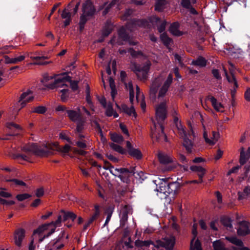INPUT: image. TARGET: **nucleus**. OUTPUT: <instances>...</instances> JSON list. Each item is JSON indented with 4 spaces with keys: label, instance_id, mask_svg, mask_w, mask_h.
<instances>
[{
    "label": "nucleus",
    "instance_id": "obj_41",
    "mask_svg": "<svg viewBox=\"0 0 250 250\" xmlns=\"http://www.w3.org/2000/svg\"><path fill=\"white\" fill-rule=\"evenodd\" d=\"M214 250H229L225 247L224 244L220 240H218L213 243Z\"/></svg>",
    "mask_w": 250,
    "mask_h": 250
},
{
    "label": "nucleus",
    "instance_id": "obj_23",
    "mask_svg": "<svg viewBox=\"0 0 250 250\" xmlns=\"http://www.w3.org/2000/svg\"><path fill=\"white\" fill-rule=\"evenodd\" d=\"M161 245L168 250H171L175 244V238L170 236L164 238L161 242Z\"/></svg>",
    "mask_w": 250,
    "mask_h": 250
},
{
    "label": "nucleus",
    "instance_id": "obj_37",
    "mask_svg": "<svg viewBox=\"0 0 250 250\" xmlns=\"http://www.w3.org/2000/svg\"><path fill=\"white\" fill-rule=\"evenodd\" d=\"M54 75H49L48 74H45L43 75V79L42 80V82L43 84L47 87V85L49 83H53L54 80Z\"/></svg>",
    "mask_w": 250,
    "mask_h": 250
},
{
    "label": "nucleus",
    "instance_id": "obj_45",
    "mask_svg": "<svg viewBox=\"0 0 250 250\" xmlns=\"http://www.w3.org/2000/svg\"><path fill=\"white\" fill-rule=\"evenodd\" d=\"M113 26L110 23H107L104 26L103 31V35L104 37H106L109 35L113 30Z\"/></svg>",
    "mask_w": 250,
    "mask_h": 250
},
{
    "label": "nucleus",
    "instance_id": "obj_6",
    "mask_svg": "<svg viewBox=\"0 0 250 250\" xmlns=\"http://www.w3.org/2000/svg\"><path fill=\"white\" fill-rule=\"evenodd\" d=\"M157 156L159 161L161 164L164 165L171 164V165L162 169L164 172L171 171L176 168L178 165V163H177L176 159L170 154L162 152H159L158 153Z\"/></svg>",
    "mask_w": 250,
    "mask_h": 250
},
{
    "label": "nucleus",
    "instance_id": "obj_15",
    "mask_svg": "<svg viewBox=\"0 0 250 250\" xmlns=\"http://www.w3.org/2000/svg\"><path fill=\"white\" fill-rule=\"evenodd\" d=\"M164 77L160 75L157 77L153 82L150 88V95L151 97H155L158 88L164 80Z\"/></svg>",
    "mask_w": 250,
    "mask_h": 250
},
{
    "label": "nucleus",
    "instance_id": "obj_30",
    "mask_svg": "<svg viewBox=\"0 0 250 250\" xmlns=\"http://www.w3.org/2000/svg\"><path fill=\"white\" fill-rule=\"evenodd\" d=\"M190 169L197 173L200 179V183H202L203 182L202 178L206 173V169L202 167L197 166H192L190 167Z\"/></svg>",
    "mask_w": 250,
    "mask_h": 250
},
{
    "label": "nucleus",
    "instance_id": "obj_34",
    "mask_svg": "<svg viewBox=\"0 0 250 250\" xmlns=\"http://www.w3.org/2000/svg\"><path fill=\"white\" fill-rule=\"evenodd\" d=\"M209 100L212 105L216 111L220 112L223 111V105L220 103L217 102V100L214 97L211 96L209 98Z\"/></svg>",
    "mask_w": 250,
    "mask_h": 250
},
{
    "label": "nucleus",
    "instance_id": "obj_2",
    "mask_svg": "<svg viewBox=\"0 0 250 250\" xmlns=\"http://www.w3.org/2000/svg\"><path fill=\"white\" fill-rule=\"evenodd\" d=\"M76 217L77 215L72 212H65L62 210L56 221H52L49 224H45L39 227L37 229L34 230V234H40L45 230H47L48 232L44 235V237H48L54 232L57 227L61 226L62 221H65L68 219H71L73 221Z\"/></svg>",
    "mask_w": 250,
    "mask_h": 250
},
{
    "label": "nucleus",
    "instance_id": "obj_18",
    "mask_svg": "<svg viewBox=\"0 0 250 250\" xmlns=\"http://www.w3.org/2000/svg\"><path fill=\"white\" fill-rule=\"evenodd\" d=\"M239 163L241 165L245 164L250 158V147L246 149L243 147L240 149Z\"/></svg>",
    "mask_w": 250,
    "mask_h": 250
},
{
    "label": "nucleus",
    "instance_id": "obj_48",
    "mask_svg": "<svg viewBox=\"0 0 250 250\" xmlns=\"http://www.w3.org/2000/svg\"><path fill=\"white\" fill-rule=\"evenodd\" d=\"M111 148H112L115 151L124 154L125 152V150L120 146L115 144L114 143H111L109 145Z\"/></svg>",
    "mask_w": 250,
    "mask_h": 250
},
{
    "label": "nucleus",
    "instance_id": "obj_10",
    "mask_svg": "<svg viewBox=\"0 0 250 250\" xmlns=\"http://www.w3.org/2000/svg\"><path fill=\"white\" fill-rule=\"evenodd\" d=\"M204 129L203 137L206 143L210 145H214L218 140L219 134L218 132L214 131L210 132L209 130H208L203 124Z\"/></svg>",
    "mask_w": 250,
    "mask_h": 250
},
{
    "label": "nucleus",
    "instance_id": "obj_44",
    "mask_svg": "<svg viewBox=\"0 0 250 250\" xmlns=\"http://www.w3.org/2000/svg\"><path fill=\"white\" fill-rule=\"evenodd\" d=\"M5 126L11 130H21V126L13 122H8L5 124Z\"/></svg>",
    "mask_w": 250,
    "mask_h": 250
},
{
    "label": "nucleus",
    "instance_id": "obj_64",
    "mask_svg": "<svg viewBox=\"0 0 250 250\" xmlns=\"http://www.w3.org/2000/svg\"><path fill=\"white\" fill-rule=\"evenodd\" d=\"M15 47L13 45H6L1 48V53H7L9 52V50L13 49Z\"/></svg>",
    "mask_w": 250,
    "mask_h": 250
},
{
    "label": "nucleus",
    "instance_id": "obj_24",
    "mask_svg": "<svg viewBox=\"0 0 250 250\" xmlns=\"http://www.w3.org/2000/svg\"><path fill=\"white\" fill-rule=\"evenodd\" d=\"M83 11L84 14L87 16H91L95 12V9L92 3L87 0L83 3Z\"/></svg>",
    "mask_w": 250,
    "mask_h": 250
},
{
    "label": "nucleus",
    "instance_id": "obj_29",
    "mask_svg": "<svg viewBox=\"0 0 250 250\" xmlns=\"http://www.w3.org/2000/svg\"><path fill=\"white\" fill-rule=\"evenodd\" d=\"M167 196L169 195H175L178 191L179 186L177 183L172 182L167 184Z\"/></svg>",
    "mask_w": 250,
    "mask_h": 250
},
{
    "label": "nucleus",
    "instance_id": "obj_11",
    "mask_svg": "<svg viewBox=\"0 0 250 250\" xmlns=\"http://www.w3.org/2000/svg\"><path fill=\"white\" fill-rule=\"evenodd\" d=\"M172 74L170 73L168 75L167 80L165 81L163 84L159 89L157 97L158 102L161 101V99L163 98L165 96L169 86L172 83Z\"/></svg>",
    "mask_w": 250,
    "mask_h": 250
},
{
    "label": "nucleus",
    "instance_id": "obj_38",
    "mask_svg": "<svg viewBox=\"0 0 250 250\" xmlns=\"http://www.w3.org/2000/svg\"><path fill=\"white\" fill-rule=\"evenodd\" d=\"M104 108H106L105 113L107 116H111L113 115L114 118L118 117L117 113L114 111L112 105L110 103H109L106 106V107Z\"/></svg>",
    "mask_w": 250,
    "mask_h": 250
},
{
    "label": "nucleus",
    "instance_id": "obj_19",
    "mask_svg": "<svg viewBox=\"0 0 250 250\" xmlns=\"http://www.w3.org/2000/svg\"><path fill=\"white\" fill-rule=\"evenodd\" d=\"M126 147L128 149L129 154L136 159H141L142 157V154L139 149L134 148L129 141L126 142Z\"/></svg>",
    "mask_w": 250,
    "mask_h": 250
},
{
    "label": "nucleus",
    "instance_id": "obj_25",
    "mask_svg": "<svg viewBox=\"0 0 250 250\" xmlns=\"http://www.w3.org/2000/svg\"><path fill=\"white\" fill-rule=\"evenodd\" d=\"M249 223L247 222H242L237 230L238 234L239 235H245L250 233V229H249Z\"/></svg>",
    "mask_w": 250,
    "mask_h": 250
},
{
    "label": "nucleus",
    "instance_id": "obj_56",
    "mask_svg": "<svg viewBox=\"0 0 250 250\" xmlns=\"http://www.w3.org/2000/svg\"><path fill=\"white\" fill-rule=\"evenodd\" d=\"M100 214V206L96 205L94 206V213L91 217L94 220H96Z\"/></svg>",
    "mask_w": 250,
    "mask_h": 250
},
{
    "label": "nucleus",
    "instance_id": "obj_27",
    "mask_svg": "<svg viewBox=\"0 0 250 250\" xmlns=\"http://www.w3.org/2000/svg\"><path fill=\"white\" fill-rule=\"evenodd\" d=\"M167 183H162L160 184L159 189H157V195L161 198H166L167 196Z\"/></svg>",
    "mask_w": 250,
    "mask_h": 250
},
{
    "label": "nucleus",
    "instance_id": "obj_28",
    "mask_svg": "<svg viewBox=\"0 0 250 250\" xmlns=\"http://www.w3.org/2000/svg\"><path fill=\"white\" fill-rule=\"evenodd\" d=\"M64 247L63 244L60 243L59 242V239L54 240L51 241L47 245V250H60Z\"/></svg>",
    "mask_w": 250,
    "mask_h": 250
},
{
    "label": "nucleus",
    "instance_id": "obj_53",
    "mask_svg": "<svg viewBox=\"0 0 250 250\" xmlns=\"http://www.w3.org/2000/svg\"><path fill=\"white\" fill-rule=\"evenodd\" d=\"M86 100L87 104L89 105L90 108L92 109V110L94 111V106L92 104V101L91 100L90 96V91H89V87L88 85L87 86L86 90Z\"/></svg>",
    "mask_w": 250,
    "mask_h": 250
},
{
    "label": "nucleus",
    "instance_id": "obj_63",
    "mask_svg": "<svg viewBox=\"0 0 250 250\" xmlns=\"http://www.w3.org/2000/svg\"><path fill=\"white\" fill-rule=\"evenodd\" d=\"M128 52L130 53V55L134 57H138V56L143 55V53L141 51H136L132 48H130L128 50Z\"/></svg>",
    "mask_w": 250,
    "mask_h": 250
},
{
    "label": "nucleus",
    "instance_id": "obj_55",
    "mask_svg": "<svg viewBox=\"0 0 250 250\" xmlns=\"http://www.w3.org/2000/svg\"><path fill=\"white\" fill-rule=\"evenodd\" d=\"M113 211V208L112 207H110L107 209V216L104 223V226H106L107 225L109 221L110 220L112 213Z\"/></svg>",
    "mask_w": 250,
    "mask_h": 250
},
{
    "label": "nucleus",
    "instance_id": "obj_39",
    "mask_svg": "<svg viewBox=\"0 0 250 250\" xmlns=\"http://www.w3.org/2000/svg\"><path fill=\"white\" fill-rule=\"evenodd\" d=\"M183 146L185 147L186 150L188 152H191L193 146V143L191 140L189 139L187 136L183 138Z\"/></svg>",
    "mask_w": 250,
    "mask_h": 250
},
{
    "label": "nucleus",
    "instance_id": "obj_47",
    "mask_svg": "<svg viewBox=\"0 0 250 250\" xmlns=\"http://www.w3.org/2000/svg\"><path fill=\"white\" fill-rule=\"evenodd\" d=\"M46 111V108L43 106H39L33 107L30 111L31 113H37L38 114H43Z\"/></svg>",
    "mask_w": 250,
    "mask_h": 250
},
{
    "label": "nucleus",
    "instance_id": "obj_36",
    "mask_svg": "<svg viewBox=\"0 0 250 250\" xmlns=\"http://www.w3.org/2000/svg\"><path fill=\"white\" fill-rule=\"evenodd\" d=\"M123 0H113L105 9L103 11V14L104 15H106L109 11V9L113 6H116L117 8L120 9L119 7V5L122 2Z\"/></svg>",
    "mask_w": 250,
    "mask_h": 250
},
{
    "label": "nucleus",
    "instance_id": "obj_59",
    "mask_svg": "<svg viewBox=\"0 0 250 250\" xmlns=\"http://www.w3.org/2000/svg\"><path fill=\"white\" fill-rule=\"evenodd\" d=\"M30 196H31L27 193H23L17 195L16 196V198L19 201H22L25 199L29 198V197H30Z\"/></svg>",
    "mask_w": 250,
    "mask_h": 250
},
{
    "label": "nucleus",
    "instance_id": "obj_13",
    "mask_svg": "<svg viewBox=\"0 0 250 250\" xmlns=\"http://www.w3.org/2000/svg\"><path fill=\"white\" fill-rule=\"evenodd\" d=\"M25 236V230L22 228H19L15 230L14 233V240L15 245L21 247Z\"/></svg>",
    "mask_w": 250,
    "mask_h": 250
},
{
    "label": "nucleus",
    "instance_id": "obj_54",
    "mask_svg": "<svg viewBox=\"0 0 250 250\" xmlns=\"http://www.w3.org/2000/svg\"><path fill=\"white\" fill-rule=\"evenodd\" d=\"M60 93H61V98L62 101L66 100L68 97V88H63L60 90Z\"/></svg>",
    "mask_w": 250,
    "mask_h": 250
},
{
    "label": "nucleus",
    "instance_id": "obj_12",
    "mask_svg": "<svg viewBox=\"0 0 250 250\" xmlns=\"http://www.w3.org/2000/svg\"><path fill=\"white\" fill-rule=\"evenodd\" d=\"M43 146L44 148H47V153L49 150H59L63 153H67L70 149L69 145H65L63 146H61L59 145L57 142L46 144Z\"/></svg>",
    "mask_w": 250,
    "mask_h": 250
},
{
    "label": "nucleus",
    "instance_id": "obj_21",
    "mask_svg": "<svg viewBox=\"0 0 250 250\" xmlns=\"http://www.w3.org/2000/svg\"><path fill=\"white\" fill-rule=\"evenodd\" d=\"M229 65L231 67V68H229L230 75V76L229 75L226 69H225L224 67H223V70H224L225 76L226 77V78H227L228 81L229 83H233L234 86L235 87V88H237L238 87L237 82V81L233 74V70L232 69V67H233V65L230 62L229 63Z\"/></svg>",
    "mask_w": 250,
    "mask_h": 250
},
{
    "label": "nucleus",
    "instance_id": "obj_26",
    "mask_svg": "<svg viewBox=\"0 0 250 250\" xmlns=\"http://www.w3.org/2000/svg\"><path fill=\"white\" fill-rule=\"evenodd\" d=\"M130 210V207L127 205H125L120 211L121 223L125 224L128 219V214Z\"/></svg>",
    "mask_w": 250,
    "mask_h": 250
},
{
    "label": "nucleus",
    "instance_id": "obj_42",
    "mask_svg": "<svg viewBox=\"0 0 250 250\" xmlns=\"http://www.w3.org/2000/svg\"><path fill=\"white\" fill-rule=\"evenodd\" d=\"M122 108L125 112L129 115H132L135 117L136 116V114L135 111V109L133 106H131L130 107H128L127 105L124 104L122 105Z\"/></svg>",
    "mask_w": 250,
    "mask_h": 250
},
{
    "label": "nucleus",
    "instance_id": "obj_17",
    "mask_svg": "<svg viewBox=\"0 0 250 250\" xmlns=\"http://www.w3.org/2000/svg\"><path fill=\"white\" fill-rule=\"evenodd\" d=\"M226 239L230 243L238 246V247H232L233 250H250L248 248L243 247L242 241L236 237H226Z\"/></svg>",
    "mask_w": 250,
    "mask_h": 250
},
{
    "label": "nucleus",
    "instance_id": "obj_16",
    "mask_svg": "<svg viewBox=\"0 0 250 250\" xmlns=\"http://www.w3.org/2000/svg\"><path fill=\"white\" fill-rule=\"evenodd\" d=\"M197 224H194L192 229V234L194 236V238L191 240L190 242V250H202L201 243L198 239H197L193 244L194 240L197 234Z\"/></svg>",
    "mask_w": 250,
    "mask_h": 250
},
{
    "label": "nucleus",
    "instance_id": "obj_61",
    "mask_svg": "<svg viewBox=\"0 0 250 250\" xmlns=\"http://www.w3.org/2000/svg\"><path fill=\"white\" fill-rule=\"evenodd\" d=\"M6 181L12 182L14 184H15L16 185H19V186H26L25 183L21 180L13 179H11V180H7Z\"/></svg>",
    "mask_w": 250,
    "mask_h": 250
},
{
    "label": "nucleus",
    "instance_id": "obj_14",
    "mask_svg": "<svg viewBox=\"0 0 250 250\" xmlns=\"http://www.w3.org/2000/svg\"><path fill=\"white\" fill-rule=\"evenodd\" d=\"M33 99V94L30 90H28L21 94L19 101V103L21 105V108H23L27 103L32 101Z\"/></svg>",
    "mask_w": 250,
    "mask_h": 250
},
{
    "label": "nucleus",
    "instance_id": "obj_9",
    "mask_svg": "<svg viewBox=\"0 0 250 250\" xmlns=\"http://www.w3.org/2000/svg\"><path fill=\"white\" fill-rule=\"evenodd\" d=\"M103 168L105 169H109L110 173L114 176H118L120 179L124 182H127V179H125L123 175H119V174L125 173V176H128L129 173V170L125 168H115L113 170V167L107 161H104Z\"/></svg>",
    "mask_w": 250,
    "mask_h": 250
},
{
    "label": "nucleus",
    "instance_id": "obj_32",
    "mask_svg": "<svg viewBox=\"0 0 250 250\" xmlns=\"http://www.w3.org/2000/svg\"><path fill=\"white\" fill-rule=\"evenodd\" d=\"M179 24L178 22H175L172 23L169 27V32L173 35L176 36H180L182 35V32L179 30Z\"/></svg>",
    "mask_w": 250,
    "mask_h": 250
},
{
    "label": "nucleus",
    "instance_id": "obj_3",
    "mask_svg": "<svg viewBox=\"0 0 250 250\" xmlns=\"http://www.w3.org/2000/svg\"><path fill=\"white\" fill-rule=\"evenodd\" d=\"M43 144L41 146H39L37 144H28L21 147V150L25 153V154H17L15 155V158L19 160H23L24 161H29L30 154H35L38 155H44L47 153V148L44 147Z\"/></svg>",
    "mask_w": 250,
    "mask_h": 250
},
{
    "label": "nucleus",
    "instance_id": "obj_4",
    "mask_svg": "<svg viewBox=\"0 0 250 250\" xmlns=\"http://www.w3.org/2000/svg\"><path fill=\"white\" fill-rule=\"evenodd\" d=\"M149 21V22L146 20H133L127 23L126 28L130 31H133L137 26L147 27L148 28H150L151 26L154 27H157L161 22L160 18L154 16L150 17Z\"/></svg>",
    "mask_w": 250,
    "mask_h": 250
},
{
    "label": "nucleus",
    "instance_id": "obj_7",
    "mask_svg": "<svg viewBox=\"0 0 250 250\" xmlns=\"http://www.w3.org/2000/svg\"><path fill=\"white\" fill-rule=\"evenodd\" d=\"M67 83H69V77L65 73L54 75V80L53 83L47 85V88L54 89L56 88H68Z\"/></svg>",
    "mask_w": 250,
    "mask_h": 250
},
{
    "label": "nucleus",
    "instance_id": "obj_58",
    "mask_svg": "<svg viewBox=\"0 0 250 250\" xmlns=\"http://www.w3.org/2000/svg\"><path fill=\"white\" fill-rule=\"evenodd\" d=\"M167 22L166 21H161L160 23L157 26V29L160 33H162L165 31L166 28Z\"/></svg>",
    "mask_w": 250,
    "mask_h": 250
},
{
    "label": "nucleus",
    "instance_id": "obj_33",
    "mask_svg": "<svg viewBox=\"0 0 250 250\" xmlns=\"http://www.w3.org/2000/svg\"><path fill=\"white\" fill-rule=\"evenodd\" d=\"M174 121L178 131V133L181 137L183 138L187 136L185 128L181 125L180 121H179L178 119L177 118H175Z\"/></svg>",
    "mask_w": 250,
    "mask_h": 250
},
{
    "label": "nucleus",
    "instance_id": "obj_46",
    "mask_svg": "<svg viewBox=\"0 0 250 250\" xmlns=\"http://www.w3.org/2000/svg\"><path fill=\"white\" fill-rule=\"evenodd\" d=\"M166 2V0H158L155 6V10L158 11H162L165 8Z\"/></svg>",
    "mask_w": 250,
    "mask_h": 250
},
{
    "label": "nucleus",
    "instance_id": "obj_1",
    "mask_svg": "<svg viewBox=\"0 0 250 250\" xmlns=\"http://www.w3.org/2000/svg\"><path fill=\"white\" fill-rule=\"evenodd\" d=\"M166 103V100L163 99L155 107V117L157 123L153 121L154 125L151 128V137L158 142L167 141V137L164 133V127L162 124L167 116Z\"/></svg>",
    "mask_w": 250,
    "mask_h": 250
},
{
    "label": "nucleus",
    "instance_id": "obj_57",
    "mask_svg": "<svg viewBox=\"0 0 250 250\" xmlns=\"http://www.w3.org/2000/svg\"><path fill=\"white\" fill-rule=\"evenodd\" d=\"M71 14L68 11V9L65 8L62 12L61 14V17L62 19H70L71 18Z\"/></svg>",
    "mask_w": 250,
    "mask_h": 250
},
{
    "label": "nucleus",
    "instance_id": "obj_60",
    "mask_svg": "<svg viewBox=\"0 0 250 250\" xmlns=\"http://www.w3.org/2000/svg\"><path fill=\"white\" fill-rule=\"evenodd\" d=\"M222 222L225 226H226L228 228H230L232 227V225L231 223L230 220L229 218L225 217V218H223L222 219Z\"/></svg>",
    "mask_w": 250,
    "mask_h": 250
},
{
    "label": "nucleus",
    "instance_id": "obj_52",
    "mask_svg": "<svg viewBox=\"0 0 250 250\" xmlns=\"http://www.w3.org/2000/svg\"><path fill=\"white\" fill-rule=\"evenodd\" d=\"M250 194V188L246 187L244 189L243 192H238V199L239 200L245 198L247 196Z\"/></svg>",
    "mask_w": 250,
    "mask_h": 250
},
{
    "label": "nucleus",
    "instance_id": "obj_51",
    "mask_svg": "<svg viewBox=\"0 0 250 250\" xmlns=\"http://www.w3.org/2000/svg\"><path fill=\"white\" fill-rule=\"evenodd\" d=\"M196 3V0H181V5L186 8H189L192 4Z\"/></svg>",
    "mask_w": 250,
    "mask_h": 250
},
{
    "label": "nucleus",
    "instance_id": "obj_35",
    "mask_svg": "<svg viewBox=\"0 0 250 250\" xmlns=\"http://www.w3.org/2000/svg\"><path fill=\"white\" fill-rule=\"evenodd\" d=\"M126 89L129 92V100L130 103L133 104L134 100V94L132 83L131 81L128 82L127 83H125Z\"/></svg>",
    "mask_w": 250,
    "mask_h": 250
},
{
    "label": "nucleus",
    "instance_id": "obj_43",
    "mask_svg": "<svg viewBox=\"0 0 250 250\" xmlns=\"http://www.w3.org/2000/svg\"><path fill=\"white\" fill-rule=\"evenodd\" d=\"M135 245L136 246L138 247H149L150 245H153V243L151 241L149 240L141 241L140 240H137L135 241Z\"/></svg>",
    "mask_w": 250,
    "mask_h": 250
},
{
    "label": "nucleus",
    "instance_id": "obj_5",
    "mask_svg": "<svg viewBox=\"0 0 250 250\" xmlns=\"http://www.w3.org/2000/svg\"><path fill=\"white\" fill-rule=\"evenodd\" d=\"M151 65L150 61H147L142 66L135 62H132L130 68L135 73L138 79L141 81H145L147 77Z\"/></svg>",
    "mask_w": 250,
    "mask_h": 250
},
{
    "label": "nucleus",
    "instance_id": "obj_40",
    "mask_svg": "<svg viewBox=\"0 0 250 250\" xmlns=\"http://www.w3.org/2000/svg\"><path fill=\"white\" fill-rule=\"evenodd\" d=\"M191 64L202 67H205L207 64V61L203 57H199L196 60L193 61Z\"/></svg>",
    "mask_w": 250,
    "mask_h": 250
},
{
    "label": "nucleus",
    "instance_id": "obj_20",
    "mask_svg": "<svg viewBox=\"0 0 250 250\" xmlns=\"http://www.w3.org/2000/svg\"><path fill=\"white\" fill-rule=\"evenodd\" d=\"M66 113L69 119L74 122L83 118L81 113L80 107H77V110H67Z\"/></svg>",
    "mask_w": 250,
    "mask_h": 250
},
{
    "label": "nucleus",
    "instance_id": "obj_49",
    "mask_svg": "<svg viewBox=\"0 0 250 250\" xmlns=\"http://www.w3.org/2000/svg\"><path fill=\"white\" fill-rule=\"evenodd\" d=\"M160 38L163 43L167 47L170 44L172 41L171 40L165 33L161 35Z\"/></svg>",
    "mask_w": 250,
    "mask_h": 250
},
{
    "label": "nucleus",
    "instance_id": "obj_62",
    "mask_svg": "<svg viewBox=\"0 0 250 250\" xmlns=\"http://www.w3.org/2000/svg\"><path fill=\"white\" fill-rule=\"evenodd\" d=\"M67 84H70L71 88L74 90H76L78 89V82L77 81H71L69 77V83Z\"/></svg>",
    "mask_w": 250,
    "mask_h": 250
},
{
    "label": "nucleus",
    "instance_id": "obj_22",
    "mask_svg": "<svg viewBox=\"0 0 250 250\" xmlns=\"http://www.w3.org/2000/svg\"><path fill=\"white\" fill-rule=\"evenodd\" d=\"M136 101L138 103H140V106L141 107V108L143 110V111H145L146 110V104L145 102L144 96L143 93H142L140 91V88L138 85H136Z\"/></svg>",
    "mask_w": 250,
    "mask_h": 250
},
{
    "label": "nucleus",
    "instance_id": "obj_50",
    "mask_svg": "<svg viewBox=\"0 0 250 250\" xmlns=\"http://www.w3.org/2000/svg\"><path fill=\"white\" fill-rule=\"evenodd\" d=\"M111 139L112 141L118 143H121L124 140L123 137L121 135L115 133L111 134Z\"/></svg>",
    "mask_w": 250,
    "mask_h": 250
},
{
    "label": "nucleus",
    "instance_id": "obj_8",
    "mask_svg": "<svg viewBox=\"0 0 250 250\" xmlns=\"http://www.w3.org/2000/svg\"><path fill=\"white\" fill-rule=\"evenodd\" d=\"M119 36L118 38L116 37L113 38L110 40L111 44H118L119 45H123L124 44V42L127 41L130 45H135L136 44V42H131L129 40V37L128 35L126 33V29L125 27L121 28L118 31Z\"/></svg>",
    "mask_w": 250,
    "mask_h": 250
},
{
    "label": "nucleus",
    "instance_id": "obj_31",
    "mask_svg": "<svg viewBox=\"0 0 250 250\" xmlns=\"http://www.w3.org/2000/svg\"><path fill=\"white\" fill-rule=\"evenodd\" d=\"M76 122L77 123L76 131L78 133H79V137L80 138H84V136L82 134V132L84 129L85 120L82 118Z\"/></svg>",
    "mask_w": 250,
    "mask_h": 250
}]
</instances>
